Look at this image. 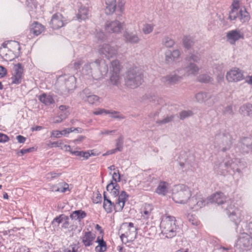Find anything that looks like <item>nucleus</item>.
Returning <instances> with one entry per match:
<instances>
[{
    "label": "nucleus",
    "instance_id": "obj_51",
    "mask_svg": "<svg viewBox=\"0 0 252 252\" xmlns=\"http://www.w3.org/2000/svg\"><path fill=\"white\" fill-rule=\"evenodd\" d=\"M68 189V186L67 184H64L63 186H61L60 187L55 186L53 188V190L61 192H65Z\"/></svg>",
    "mask_w": 252,
    "mask_h": 252
},
{
    "label": "nucleus",
    "instance_id": "obj_12",
    "mask_svg": "<svg viewBox=\"0 0 252 252\" xmlns=\"http://www.w3.org/2000/svg\"><path fill=\"white\" fill-rule=\"evenodd\" d=\"M239 161L237 159H231L230 160L224 159L223 162L220 164L219 167L221 171L220 172L221 174H224L225 172H229L230 174L234 173L235 171L240 172L238 163Z\"/></svg>",
    "mask_w": 252,
    "mask_h": 252
},
{
    "label": "nucleus",
    "instance_id": "obj_55",
    "mask_svg": "<svg viewBox=\"0 0 252 252\" xmlns=\"http://www.w3.org/2000/svg\"><path fill=\"white\" fill-rule=\"evenodd\" d=\"M83 63L84 62L81 59L75 60L73 63V66L75 69L77 70L78 69H79Z\"/></svg>",
    "mask_w": 252,
    "mask_h": 252
},
{
    "label": "nucleus",
    "instance_id": "obj_56",
    "mask_svg": "<svg viewBox=\"0 0 252 252\" xmlns=\"http://www.w3.org/2000/svg\"><path fill=\"white\" fill-rule=\"evenodd\" d=\"M109 113H110V111L106 110L104 109H98L93 112V114L95 115H99L103 114H107Z\"/></svg>",
    "mask_w": 252,
    "mask_h": 252
},
{
    "label": "nucleus",
    "instance_id": "obj_39",
    "mask_svg": "<svg viewBox=\"0 0 252 252\" xmlns=\"http://www.w3.org/2000/svg\"><path fill=\"white\" fill-rule=\"evenodd\" d=\"M231 10L229 12V15H231V17H234L237 14V11L241 10L242 8L240 7L239 2L238 0H234L231 5Z\"/></svg>",
    "mask_w": 252,
    "mask_h": 252
},
{
    "label": "nucleus",
    "instance_id": "obj_22",
    "mask_svg": "<svg viewBox=\"0 0 252 252\" xmlns=\"http://www.w3.org/2000/svg\"><path fill=\"white\" fill-rule=\"evenodd\" d=\"M50 24L54 29H59L63 27L64 23L63 15L59 13L54 14L52 16Z\"/></svg>",
    "mask_w": 252,
    "mask_h": 252
},
{
    "label": "nucleus",
    "instance_id": "obj_41",
    "mask_svg": "<svg viewBox=\"0 0 252 252\" xmlns=\"http://www.w3.org/2000/svg\"><path fill=\"white\" fill-rule=\"evenodd\" d=\"M110 69L111 72H120V65L118 60H114L111 63Z\"/></svg>",
    "mask_w": 252,
    "mask_h": 252
},
{
    "label": "nucleus",
    "instance_id": "obj_21",
    "mask_svg": "<svg viewBox=\"0 0 252 252\" xmlns=\"http://www.w3.org/2000/svg\"><path fill=\"white\" fill-rule=\"evenodd\" d=\"M60 80L61 81L63 80L64 82L65 90H64L63 89H62L64 93H69L70 91L75 88V78L73 76H65L63 77H60Z\"/></svg>",
    "mask_w": 252,
    "mask_h": 252
},
{
    "label": "nucleus",
    "instance_id": "obj_18",
    "mask_svg": "<svg viewBox=\"0 0 252 252\" xmlns=\"http://www.w3.org/2000/svg\"><path fill=\"white\" fill-rule=\"evenodd\" d=\"M226 78L228 82H238L243 79V72L240 69L234 67L227 72Z\"/></svg>",
    "mask_w": 252,
    "mask_h": 252
},
{
    "label": "nucleus",
    "instance_id": "obj_33",
    "mask_svg": "<svg viewBox=\"0 0 252 252\" xmlns=\"http://www.w3.org/2000/svg\"><path fill=\"white\" fill-rule=\"evenodd\" d=\"M95 242L98 243V245L95 248L96 252H104L106 251V243L102 238L98 237Z\"/></svg>",
    "mask_w": 252,
    "mask_h": 252
},
{
    "label": "nucleus",
    "instance_id": "obj_60",
    "mask_svg": "<svg viewBox=\"0 0 252 252\" xmlns=\"http://www.w3.org/2000/svg\"><path fill=\"white\" fill-rule=\"evenodd\" d=\"M117 130H109L107 129H104L100 131L99 134L100 135H112L113 133H115Z\"/></svg>",
    "mask_w": 252,
    "mask_h": 252
},
{
    "label": "nucleus",
    "instance_id": "obj_1",
    "mask_svg": "<svg viewBox=\"0 0 252 252\" xmlns=\"http://www.w3.org/2000/svg\"><path fill=\"white\" fill-rule=\"evenodd\" d=\"M210 200L212 202L216 203L219 205L226 204V211L228 217L238 226V223L243 220V216L241 211L232 204L231 200H226V196L222 192L215 193Z\"/></svg>",
    "mask_w": 252,
    "mask_h": 252
},
{
    "label": "nucleus",
    "instance_id": "obj_3",
    "mask_svg": "<svg viewBox=\"0 0 252 252\" xmlns=\"http://www.w3.org/2000/svg\"><path fill=\"white\" fill-rule=\"evenodd\" d=\"M128 195L125 191H122L118 198H116L115 204L112 202L110 199L108 198L106 196V193L105 191L103 193L104 201L103 204V207L104 210L107 213H111L113 210H115L116 212H120L122 211L126 201Z\"/></svg>",
    "mask_w": 252,
    "mask_h": 252
},
{
    "label": "nucleus",
    "instance_id": "obj_9",
    "mask_svg": "<svg viewBox=\"0 0 252 252\" xmlns=\"http://www.w3.org/2000/svg\"><path fill=\"white\" fill-rule=\"evenodd\" d=\"M214 143L219 150L226 152L231 147L232 137L228 133H217L215 135Z\"/></svg>",
    "mask_w": 252,
    "mask_h": 252
},
{
    "label": "nucleus",
    "instance_id": "obj_8",
    "mask_svg": "<svg viewBox=\"0 0 252 252\" xmlns=\"http://www.w3.org/2000/svg\"><path fill=\"white\" fill-rule=\"evenodd\" d=\"M119 233L122 242L126 244L132 242L136 238L137 228L132 222H125L121 225Z\"/></svg>",
    "mask_w": 252,
    "mask_h": 252
},
{
    "label": "nucleus",
    "instance_id": "obj_63",
    "mask_svg": "<svg viewBox=\"0 0 252 252\" xmlns=\"http://www.w3.org/2000/svg\"><path fill=\"white\" fill-rule=\"evenodd\" d=\"M33 149L34 148L33 147L28 148V149H23L21 150L19 152V155L23 156L27 153H30L32 151Z\"/></svg>",
    "mask_w": 252,
    "mask_h": 252
},
{
    "label": "nucleus",
    "instance_id": "obj_50",
    "mask_svg": "<svg viewBox=\"0 0 252 252\" xmlns=\"http://www.w3.org/2000/svg\"><path fill=\"white\" fill-rule=\"evenodd\" d=\"M187 219L193 225L197 226L199 223L196 216L192 214H188Z\"/></svg>",
    "mask_w": 252,
    "mask_h": 252
},
{
    "label": "nucleus",
    "instance_id": "obj_14",
    "mask_svg": "<svg viewBox=\"0 0 252 252\" xmlns=\"http://www.w3.org/2000/svg\"><path fill=\"white\" fill-rule=\"evenodd\" d=\"M80 97L83 100L87 101L91 104L97 105L100 103V98L98 96L94 94L89 89H84L80 93Z\"/></svg>",
    "mask_w": 252,
    "mask_h": 252
},
{
    "label": "nucleus",
    "instance_id": "obj_52",
    "mask_svg": "<svg viewBox=\"0 0 252 252\" xmlns=\"http://www.w3.org/2000/svg\"><path fill=\"white\" fill-rule=\"evenodd\" d=\"M117 189V190L119 191L120 189V186L117 184V182L114 183L113 181H112L110 183H109L108 185H107L106 187V189L108 191H110V189Z\"/></svg>",
    "mask_w": 252,
    "mask_h": 252
},
{
    "label": "nucleus",
    "instance_id": "obj_59",
    "mask_svg": "<svg viewBox=\"0 0 252 252\" xmlns=\"http://www.w3.org/2000/svg\"><path fill=\"white\" fill-rule=\"evenodd\" d=\"M110 114H112V117L114 118L119 119H123L124 118V117L122 115L120 114L119 112L117 111L110 112Z\"/></svg>",
    "mask_w": 252,
    "mask_h": 252
},
{
    "label": "nucleus",
    "instance_id": "obj_53",
    "mask_svg": "<svg viewBox=\"0 0 252 252\" xmlns=\"http://www.w3.org/2000/svg\"><path fill=\"white\" fill-rule=\"evenodd\" d=\"M189 59V62L192 61L194 63H198L200 60V57L197 54H191Z\"/></svg>",
    "mask_w": 252,
    "mask_h": 252
},
{
    "label": "nucleus",
    "instance_id": "obj_2",
    "mask_svg": "<svg viewBox=\"0 0 252 252\" xmlns=\"http://www.w3.org/2000/svg\"><path fill=\"white\" fill-rule=\"evenodd\" d=\"M108 70L107 64L103 60L97 59L94 62L86 64L83 68V74L91 75L95 79H100L106 75Z\"/></svg>",
    "mask_w": 252,
    "mask_h": 252
},
{
    "label": "nucleus",
    "instance_id": "obj_37",
    "mask_svg": "<svg viewBox=\"0 0 252 252\" xmlns=\"http://www.w3.org/2000/svg\"><path fill=\"white\" fill-rule=\"evenodd\" d=\"M215 69L216 71H214V73L217 74V79L219 82L222 81L223 79L224 73L222 72L223 66L222 64H215L214 66Z\"/></svg>",
    "mask_w": 252,
    "mask_h": 252
},
{
    "label": "nucleus",
    "instance_id": "obj_4",
    "mask_svg": "<svg viewBox=\"0 0 252 252\" xmlns=\"http://www.w3.org/2000/svg\"><path fill=\"white\" fill-rule=\"evenodd\" d=\"M160 227L161 233L168 238H171L176 236L178 228L175 218L166 215L162 218Z\"/></svg>",
    "mask_w": 252,
    "mask_h": 252
},
{
    "label": "nucleus",
    "instance_id": "obj_47",
    "mask_svg": "<svg viewBox=\"0 0 252 252\" xmlns=\"http://www.w3.org/2000/svg\"><path fill=\"white\" fill-rule=\"evenodd\" d=\"M174 116L173 115H171L169 116H167L165 118L163 119L162 120H158L156 122L159 125H162L163 124H165L168 123L171 121H172L174 119Z\"/></svg>",
    "mask_w": 252,
    "mask_h": 252
},
{
    "label": "nucleus",
    "instance_id": "obj_48",
    "mask_svg": "<svg viewBox=\"0 0 252 252\" xmlns=\"http://www.w3.org/2000/svg\"><path fill=\"white\" fill-rule=\"evenodd\" d=\"M154 25L150 24H145L143 25L142 31L144 34H147L152 32L154 30Z\"/></svg>",
    "mask_w": 252,
    "mask_h": 252
},
{
    "label": "nucleus",
    "instance_id": "obj_43",
    "mask_svg": "<svg viewBox=\"0 0 252 252\" xmlns=\"http://www.w3.org/2000/svg\"><path fill=\"white\" fill-rule=\"evenodd\" d=\"M179 169L181 170L183 172H187L191 169V165L189 162L187 161H185V162L180 161L179 163Z\"/></svg>",
    "mask_w": 252,
    "mask_h": 252
},
{
    "label": "nucleus",
    "instance_id": "obj_11",
    "mask_svg": "<svg viewBox=\"0 0 252 252\" xmlns=\"http://www.w3.org/2000/svg\"><path fill=\"white\" fill-rule=\"evenodd\" d=\"M195 98L196 101L200 103L207 102L209 106H212L218 100L216 95L212 93L206 92H200L197 93Z\"/></svg>",
    "mask_w": 252,
    "mask_h": 252
},
{
    "label": "nucleus",
    "instance_id": "obj_46",
    "mask_svg": "<svg viewBox=\"0 0 252 252\" xmlns=\"http://www.w3.org/2000/svg\"><path fill=\"white\" fill-rule=\"evenodd\" d=\"M193 113L191 110H183L179 114V118L181 120H184L193 115Z\"/></svg>",
    "mask_w": 252,
    "mask_h": 252
},
{
    "label": "nucleus",
    "instance_id": "obj_42",
    "mask_svg": "<svg viewBox=\"0 0 252 252\" xmlns=\"http://www.w3.org/2000/svg\"><path fill=\"white\" fill-rule=\"evenodd\" d=\"M198 80L202 83H210L213 81V79L210 76L206 74H202L198 77Z\"/></svg>",
    "mask_w": 252,
    "mask_h": 252
},
{
    "label": "nucleus",
    "instance_id": "obj_26",
    "mask_svg": "<svg viewBox=\"0 0 252 252\" xmlns=\"http://www.w3.org/2000/svg\"><path fill=\"white\" fill-rule=\"evenodd\" d=\"M124 37L126 42L136 44L140 41V38L136 33L132 32H125Z\"/></svg>",
    "mask_w": 252,
    "mask_h": 252
},
{
    "label": "nucleus",
    "instance_id": "obj_36",
    "mask_svg": "<svg viewBox=\"0 0 252 252\" xmlns=\"http://www.w3.org/2000/svg\"><path fill=\"white\" fill-rule=\"evenodd\" d=\"M44 30V27L37 22H34L31 28V32L35 35L40 34Z\"/></svg>",
    "mask_w": 252,
    "mask_h": 252
},
{
    "label": "nucleus",
    "instance_id": "obj_57",
    "mask_svg": "<svg viewBox=\"0 0 252 252\" xmlns=\"http://www.w3.org/2000/svg\"><path fill=\"white\" fill-rule=\"evenodd\" d=\"M61 175V173H57L56 172H51L47 174V178L48 179H54L59 177Z\"/></svg>",
    "mask_w": 252,
    "mask_h": 252
},
{
    "label": "nucleus",
    "instance_id": "obj_15",
    "mask_svg": "<svg viewBox=\"0 0 252 252\" xmlns=\"http://www.w3.org/2000/svg\"><path fill=\"white\" fill-rule=\"evenodd\" d=\"M100 54L103 55L107 59L112 58L117 54V49L115 47H112L109 44L100 45L98 48Z\"/></svg>",
    "mask_w": 252,
    "mask_h": 252
},
{
    "label": "nucleus",
    "instance_id": "obj_40",
    "mask_svg": "<svg viewBox=\"0 0 252 252\" xmlns=\"http://www.w3.org/2000/svg\"><path fill=\"white\" fill-rule=\"evenodd\" d=\"M183 42L184 47L186 49L190 48L193 44V39L189 36H184L183 39Z\"/></svg>",
    "mask_w": 252,
    "mask_h": 252
},
{
    "label": "nucleus",
    "instance_id": "obj_30",
    "mask_svg": "<svg viewBox=\"0 0 252 252\" xmlns=\"http://www.w3.org/2000/svg\"><path fill=\"white\" fill-rule=\"evenodd\" d=\"M169 189V184L166 182H160L159 183L156 192L159 194L162 195H165L166 193L168 192Z\"/></svg>",
    "mask_w": 252,
    "mask_h": 252
},
{
    "label": "nucleus",
    "instance_id": "obj_5",
    "mask_svg": "<svg viewBox=\"0 0 252 252\" xmlns=\"http://www.w3.org/2000/svg\"><path fill=\"white\" fill-rule=\"evenodd\" d=\"M247 231L239 235L235 243L236 248L240 251H248L252 248V222L248 224Z\"/></svg>",
    "mask_w": 252,
    "mask_h": 252
},
{
    "label": "nucleus",
    "instance_id": "obj_44",
    "mask_svg": "<svg viewBox=\"0 0 252 252\" xmlns=\"http://www.w3.org/2000/svg\"><path fill=\"white\" fill-rule=\"evenodd\" d=\"M162 44L167 47H171L174 45V41L168 36L164 37L162 40Z\"/></svg>",
    "mask_w": 252,
    "mask_h": 252
},
{
    "label": "nucleus",
    "instance_id": "obj_45",
    "mask_svg": "<svg viewBox=\"0 0 252 252\" xmlns=\"http://www.w3.org/2000/svg\"><path fill=\"white\" fill-rule=\"evenodd\" d=\"M124 138L122 135H120L116 140V148L119 152L122 151L123 149Z\"/></svg>",
    "mask_w": 252,
    "mask_h": 252
},
{
    "label": "nucleus",
    "instance_id": "obj_17",
    "mask_svg": "<svg viewBox=\"0 0 252 252\" xmlns=\"http://www.w3.org/2000/svg\"><path fill=\"white\" fill-rule=\"evenodd\" d=\"M23 66L22 64L18 63L15 64L13 68V73L11 78L12 80L11 84L18 85L20 84L22 80Z\"/></svg>",
    "mask_w": 252,
    "mask_h": 252
},
{
    "label": "nucleus",
    "instance_id": "obj_49",
    "mask_svg": "<svg viewBox=\"0 0 252 252\" xmlns=\"http://www.w3.org/2000/svg\"><path fill=\"white\" fill-rule=\"evenodd\" d=\"M153 100L157 104L161 106H164L166 104L167 100L164 97L155 96H154V98L153 99Z\"/></svg>",
    "mask_w": 252,
    "mask_h": 252
},
{
    "label": "nucleus",
    "instance_id": "obj_29",
    "mask_svg": "<svg viewBox=\"0 0 252 252\" xmlns=\"http://www.w3.org/2000/svg\"><path fill=\"white\" fill-rule=\"evenodd\" d=\"M105 12L107 15L113 14L116 10V0H105Z\"/></svg>",
    "mask_w": 252,
    "mask_h": 252
},
{
    "label": "nucleus",
    "instance_id": "obj_20",
    "mask_svg": "<svg viewBox=\"0 0 252 252\" xmlns=\"http://www.w3.org/2000/svg\"><path fill=\"white\" fill-rule=\"evenodd\" d=\"M226 37L230 44L235 45L236 41L244 38V35L239 30H234L227 32Z\"/></svg>",
    "mask_w": 252,
    "mask_h": 252
},
{
    "label": "nucleus",
    "instance_id": "obj_25",
    "mask_svg": "<svg viewBox=\"0 0 252 252\" xmlns=\"http://www.w3.org/2000/svg\"><path fill=\"white\" fill-rule=\"evenodd\" d=\"M95 238V235L91 231L85 232L83 236L82 243L85 247H89L93 245Z\"/></svg>",
    "mask_w": 252,
    "mask_h": 252
},
{
    "label": "nucleus",
    "instance_id": "obj_10",
    "mask_svg": "<svg viewBox=\"0 0 252 252\" xmlns=\"http://www.w3.org/2000/svg\"><path fill=\"white\" fill-rule=\"evenodd\" d=\"M183 70L179 68L162 78V81L168 86L174 85L179 83L184 77Z\"/></svg>",
    "mask_w": 252,
    "mask_h": 252
},
{
    "label": "nucleus",
    "instance_id": "obj_61",
    "mask_svg": "<svg viewBox=\"0 0 252 252\" xmlns=\"http://www.w3.org/2000/svg\"><path fill=\"white\" fill-rule=\"evenodd\" d=\"M223 113L227 115H231L233 114V110H232V107L231 105H229L226 106L224 111Z\"/></svg>",
    "mask_w": 252,
    "mask_h": 252
},
{
    "label": "nucleus",
    "instance_id": "obj_64",
    "mask_svg": "<svg viewBox=\"0 0 252 252\" xmlns=\"http://www.w3.org/2000/svg\"><path fill=\"white\" fill-rule=\"evenodd\" d=\"M61 131L60 130H53L51 132V137H55L56 138H59L61 136Z\"/></svg>",
    "mask_w": 252,
    "mask_h": 252
},
{
    "label": "nucleus",
    "instance_id": "obj_58",
    "mask_svg": "<svg viewBox=\"0 0 252 252\" xmlns=\"http://www.w3.org/2000/svg\"><path fill=\"white\" fill-rule=\"evenodd\" d=\"M15 252H31L30 249L26 246H21L15 250Z\"/></svg>",
    "mask_w": 252,
    "mask_h": 252
},
{
    "label": "nucleus",
    "instance_id": "obj_19",
    "mask_svg": "<svg viewBox=\"0 0 252 252\" xmlns=\"http://www.w3.org/2000/svg\"><path fill=\"white\" fill-rule=\"evenodd\" d=\"M237 14L234 17H231V15H229V18L231 21H239L242 23L247 22L250 19L249 13L245 7L237 11Z\"/></svg>",
    "mask_w": 252,
    "mask_h": 252
},
{
    "label": "nucleus",
    "instance_id": "obj_32",
    "mask_svg": "<svg viewBox=\"0 0 252 252\" xmlns=\"http://www.w3.org/2000/svg\"><path fill=\"white\" fill-rule=\"evenodd\" d=\"M122 78L120 75V72H111L110 77V83L114 86L118 87L121 83Z\"/></svg>",
    "mask_w": 252,
    "mask_h": 252
},
{
    "label": "nucleus",
    "instance_id": "obj_24",
    "mask_svg": "<svg viewBox=\"0 0 252 252\" xmlns=\"http://www.w3.org/2000/svg\"><path fill=\"white\" fill-rule=\"evenodd\" d=\"M181 53L179 50L176 49L171 51L167 50L165 53V60L167 63L170 64L176 60L178 59L180 56Z\"/></svg>",
    "mask_w": 252,
    "mask_h": 252
},
{
    "label": "nucleus",
    "instance_id": "obj_13",
    "mask_svg": "<svg viewBox=\"0 0 252 252\" xmlns=\"http://www.w3.org/2000/svg\"><path fill=\"white\" fill-rule=\"evenodd\" d=\"M208 203V200L202 197L200 193H196L190 198L189 200V205L193 211H197L204 207Z\"/></svg>",
    "mask_w": 252,
    "mask_h": 252
},
{
    "label": "nucleus",
    "instance_id": "obj_31",
    "mask_svg": "<svg viewBox=\"0 0 252 252\" xmlns=\"http://www.w3.org/2000/svg\"><path fill=\"white\" fill-rule=\"evenodd\" d=\"M239 112L244 116L252 117V105L250 103L244 104L240 107Z\"/></svg>",
    "mask_w": 252,
    "mask_h": 252
},
{
    "label": "nucleus",
    "instance_id": "obj_28",
    "mask_svg": "<svg viewBox=\"0 0 252 252\" xmlns=\"http://www.w3.org/2000/svg\"><path fill=\"white\" fill-rule=\"evenodd\" d=\"M153 210V206L150 204L145 203L141 209V214L144 219H148L151 216Z\"/></svg>",
    "mask_w": 252,
    "mask_h": 252
},
{
    "label": "nucleus",
    "instance_id": "obj_7",
    "mask_svg": "<svg viewBox=\"0 0 252 252\" xmlns=\"http://www.w3.org/2000/svg\"><path fill=\"white\" fill-rule=\"evenodd\" d=\"M125 80L126 85L127 87L134 89L143 83V75L138 68H131L126 73Z\"/></svg>",
    "mask_w": 252,
    "mask_h": 252
},
{
    "label": "nucleus",
    "instance_id": "obj_23",
    "mask_svg": "<svg viewBox=\"0 0 252 252\" xmlns=\"http://www.w3.org/2000/svg\"><path fill=\"white\" fill-rule=\"evenodd\" d=\"M179 68L180 70H183L184 72V76L186 75H195L199 70V67L192 62H189L185 66L179 67Z\"/></svg>",
    "mask_w": 252,
    "mask_h": 252
},
{
    "label": "nucleus",
    "instance_id": "obj_62",
    "mask_svg": "<svg viewBox=\"0 0 252 252\" xmlns=\"http://www.w3.org/2000/svg\"><path fill=\"white\" fill-rule=\"evenodd\" d=\"M110 193L112 196H113L114 198L118 197L120 195L119 194V191L117 190V189H110Z\"/></svg>",
    "mask_w": 252,
    "mask_h": 252
},
{
    "label": "nucleus",
    "instance_id": "obj_38",
    "mask_svg": "<svg viewBox=\"0 0 252 252\" xmlns=\"http://www.w3.org/2000/svg\"><path fill=\"white\" fill-rule=\"evenodd\" d=\"M86 216V213L81 210L74 211L70 216V218L80 220Z\"/></svg>",
    "mask_w": 252,
    "mask_h": 252
},
{
    "label": "nucleus",
    "instance_id": "obj_35",
    "mask_svg": "<svg viewBox=\"0 0 252 252\" xmlns=\"http://www.w3.org/2000/svg\"><path fill=\"white\" fill-rule=\"evenodd\" d=\"M39 100L46 105H49L54 103V100L51 95L43 94L39 97Z\"/></svg>",
    "mask_w": 252,
    "mask_h": 252
},
{
    "label": "nucleus",
    "instance_id": "obj_16",
    "mask_svg": "<svg viewBox=\"0 0 252 252\" xmlns=\"http://www.w3.org/2000/svg\"><path fill=\"white\" fill-rule=\"evenodd\" d=\"M123 28V24L118 20L107 21L105 25V30L109 33H119Z\"/></svg>",
    "mask_w": 252,
    "mask_h": 252
},
{
    "label": "nucleus",
    "instance_id": "obj_6",
    "mask_svg": "<svg viewBox=\"0 0 252 252\" xmlns=\"http://www.w3.org/2000/svg\"><path fill=\"white\" fill-rule=\"evenodd\" d=\"M191 196L189 188L184 184L175 185L173 189L172 198L177 203H187Z\"/></svg>",
    "mask_w": 252,
    "mask_h": 252
},
{
    "label": "nucleus",
    "instance_id": "obj_34",
    "mask_svg": "<svg viewBox=\"0 0 252 252\" xmlns=\"http://www.w3.org/2000/svg\"><path fill=\"white\" fill-rule=\"evenodd\" d=\"M89 17L88 9L85 6H81L78 9L77 18L79 20H85Z\"/></svg>",
    "mask_w": 252,
    "mask_h": 252
},
{
    "label": "nucleus",
    "instance_id": "obj_54",
    "mask_svg": "<svg viewBox=\"0 0 252 252\" xmlns=\"http://www.w3.org/2000/svg\"><path fill=\"white\" fill-rule=\"evenodd\" d=\"M113 181L115 182H119L121 181V175L119 170L117 169L112 174Z\"/></svg>",
    "mask_w": 252,
    "mask_h": 252
},
{
    "label": "nucleus",
    "instance_id": "obj_27",
    "mask_svg": "<svg viewBox=\"0 0 252 252\" xmlns=\"http://www.w3.org/2000/svg\"><path fill=\"white\" fill-rule=\"evenodd\" d=\"M240 146L243 152L248 153L252 150V139L249 137L243 138L240 142Z\"/></svg>",
    "mask_w": 252,
    "mask_h": 252
}]
</instances>
